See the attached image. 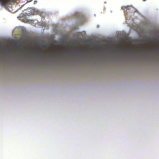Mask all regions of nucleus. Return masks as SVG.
Wrapping results in <instances>:
<instances>
[{
    "mask_svg": "<svg viewBox=\"0 0 159 159\" xmlns=\"http://www.w3.org/2000/svg\"><path fill=\"white\" fill-rule=\"evenodd\" d=\"M15 0H0L1 4L3 6H6L7 5L11 4L15 2Z\"/></svg>",
    "mask_w": 159,
    "mask_h": 159,
    "instance_id": "nucleus-1",
    "label": "nucleus"
},
{
    "mask_svg": "<svg viewBox=\"0 0 159 159\" xmlns=\"http://www.w3.org/2000/svg\"><path fill=\"white\" fill-rule=\"evenodd\" d=\"M130 6H128L122 7V9L125 11H126L127 10L129 9L130 8Z\"/></svg>",
    "mask_w": 159,
    "mask_h": 159,
    "instance_id": "nucleus-2",
    "label": "nucleus"
},
{
    "mask_svg": "<svg viewBox=\"0 0 159 159\" xmlns=\"http://www.w3.org/2000/svg\"><path fill=\"white\" fill-rule=\"evenodd\" d=\"M50 56H53V54H52L51 53L50 54Z\"/></svg>",
    "mask_w": 159,
    "mask_h": 159,
    "instance_id": "nucleus-3",
    "label": "nucleus"
},
{
    "mask_svg": "<svg viewBox=\"0 0 159 159\" xmlns=\"http://www.w3.org/2000/svg\"><path fill=\"white\" fill-rule=\"evenodd\" d=\"M34 3H35V2L36 3L37 2L36 1H34Z\"/></svg>",
    "mask_w": 159,
    "mask_h": 159,
    "instance_id": "nucleus-4",
    "label": "nucleus"
},
{
    "mask_svg": "<svg viewBox=\"0 0 159 159\" xmlns=\"http://www.w3.org/2000/svg\"><path fill=\"white\" fill-rule=\"evenodd\" d=\"M99 27V25H97V27L98 28V27Z\"/></svg>",
    "mask_w": 159,
    "mask_h": 159,
    "instance_id": "nucleus-5",
    "label": "nucleus"
},
{
    "mask_svg": "<svg viewBox=\"0 0 159 159\" xmlns=\"http://www.w3.org/2000/svg\"><path fill=\"white\" fill-rule=\"evenodd\" d=\"M146 0H143V1H145Z\"/></svg>",
    "mask_w": 159,
    "mask_h": 159,
    "instance_id": "nucleus-6",
    "label": "nucleus"
}]
</instances>
